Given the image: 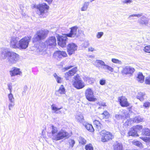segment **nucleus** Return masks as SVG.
Instances as JSON below:
<instances>
[{"mask_svg":"<svg viewBox=\"0 0 150 150\" xmlns=\"http://www.w3.org/2000/svg\"><path fill=\"white\" fill-rule=\"evenodd\" d=\"M100 134L102 136L101 141L103 142H108L112 139L113 138L112 133L105 130L102 131L100 132Z\"/></svg>","mask_w":150,"mask_h":150,"instance_id":"obj_6","label":"nucleus"},{"mask_svg":"<svg viewBox=\"0 0 150 150\" xmlns=\"http://www.w3.org/2000/svg\"><path fill=\"white\" fill-rule=\"evenodd\" d=\"M125 117V116L124 114H116L115 115V118L117 120H120L121 119H124Z\"/></svg>","mask_w":150,"mask_h":150,"instance_id":"obj_35","label":"nucleus"},{"mask_svg":"<svg viewBox=\"0 0 150 150\" xmlns=\"http://www.w3.org/2000/svg\"><path fill=\"white\" fill-rule=\"evenodd\" d=\"M79 142L80 144H86V141L83 138L80 137L79 138Z\"/></svg>","mask_w":150,"mask_h":150,"instance_id":"obj_38","label":"nucleus"},{"mask_svg":"<svg viewBox=\"0 0 150 150\" xmlns=\"http://www.w3.org/2000/svg\"><path fill=\"white\" fill-rule=\"evenodd\" d=\"M53 76L55 78L57 83H60L61 82L62 80V78L58 76L56 73L53 74Z\"/></svg>","mask_w":150,"mask_h":150,"instance_id":"obj_33","label":"nucleus"},{"mask_svg":"<svg viewBox=\"0 0 150 150\" xmlns=\"http://www.w3.org/2000/svg\"><path fill=\"white\" fill-rule=\"evenodd\" d=\"M65 93V89L63 85H61L58 90L56 91V94L57 95L60 96L62 94Z\"/></svg>","mask_w":150,"mask_h":150,"instance_id":"obj_23","label":"nucleus"},{"mask_svg":"<svg viewBox=\"0 0 150 150\" xmlns=\"http://www.w3.org/2000/svg\"><path fill=\"white\" fill-rule=\"evenodd\" d=\"M145 96V94L141 92H139L138 93V95L136 97L137 99H139L141 101H142L144 100V97Z\"/></svg>","mask_w":150,"mask_h":150,"instance_id":"obj_28","label":"nucleus"},{"mask_svg":"<svg viewBox=\"0 0 150 150\" xmlns=\"http://www.w3.org/2000/svg\"><path fill=\"white\" fill-rule=\"evenodd\" d=\"M69 142L70 146H71V147H73L74 146V145L75 144V141L73 139H70L69 140Z\"/></svg>","mask_w":150,"mask_h":150,"instance_id":"obj_47","label":"nucleus"},{"mask_svg":"<svg viewBox=\"0 0 150 150\" xmlns=\"http://www.w3.org/2000/svg\"><path fill=\"white\" fill-rule=\"evenodd\" d=\"M83 125L85 126V128L89 131L91 132H93L94 129L92 125L86 122H84Z\"/></svg>","mask_w":150,"mask_h":150,"instance_id":"obj_21","label":"nucleus"},{"mask_svg":"<svg viewBox=\"0 0 150 150\" xmlns=\"http://www.w3.org/2000/svg\"><path fill=\"white\" fill-rule=\"evenodd\" d=\"M84 44L86 45H84V47L86 48L88 46V42H84Z\"/></svg>","mask_w":150,"mask_h":150,"instance_id":"obj_59","label":"nucleus"},{"mask_svg":"<svg viewBox=\"0 0 150 150\" xmlns=\"http://www.w3.org/2000/svg\"><path fill=\"white\" fill-rule=\"evenodd\" d=\"M145 83L146 84L150 85V76L146 78Z\"/></svg>","mask_w":150,"mask_h":150,"instance_id":"obj_50","label":"nucleus"},{"mask_svg":"<svg viewBox=\"0 0 150 150\" xmlns=\"http://www.w3.org/2000/svg\"><path fill=\"white\" fill-rule=\"evenodd\" d=\"M45 44L47 46H55L57 44L55 37L54 36L50 37L45 42Z\"/></svg>","mask_w":150,"mask_h":150,"instance_id":"obj_14","label":"nucleus"},{"mask_svg":"<svg viewBox=\"0 0 150 150\" xmlns=\"http://www.w3.org/2000/svg\"><path fill=\"white\" fill-rule=\"evenodd\" d=\"M142 16V13L138 14H134L130 15L128 18V20H131L135 19L134 18V17H139Z\"/></svg>","mask_w":150,"mask_h":150,"instance_id":"obj_31","label":"nucleus"},{"mask_svg":"<svg viewBox=\"0 0 150 150\" xmlns=\"http://www.w3.org/2000/svg\"><path fill=\"white\" fill-rule=\"evenodd\" d=\"M89 4L88 2H85L84 3V4L83 7H82L81 8V11H86L88 6Z\"/></svg>","mask_w":150,"mask_h":150,"instance_id":"obj_37","label":"nucleus"},{"mask_svg":"<svg viewBox=\"0 0 150 150\" xmlns=\"http://www.w3.org/2000/svg\"><path fill=\"white\" fill-rule=\"evenodd\" d=\"M85 95L86 99L89 101L95 102L97 100L94 95L93 90L90 88H88L86 90Z\"/></svg>","mask_w":150,"mask_h":150,"instance_id":"obj_5","label":"nucleus"},{"mask_svg":"<svg viewBox=\"0 0 150 150\" xmlns=\"http://www.w3.org/2000/svg\"><path fill=\"white\" fill-rule=\"evenodd\" d=\"M27 86H24V91H26L27 90Z\"/></svg>","mask_w":150,"mask_h":150,"instance_id":"obj_62","label":"nucleus"},{"mask_svg":"<svg viewBox=\"0 0 150 150\" xmlns=\"http://www.w3.org/2000/svg\"><path fill=\"white\" fill-rule=\"evenodd\" d=\"M103 32H98L96 35V37L98 38H100L103 35Z\"/></svg>","mask_w":150,"mask_h":150,"instance_id":"obj_52","label":"nucleus"},{"mask_svg":"<svg viewBox=\"0 0 150 150\" xmlns=\"http://www.w3.org/2000/svg\"><path fill=\"white\" fill-rule=\"evenodd\" d=\"M140 19L139 20V23L140 25H147L149 22V19L144 16H142Z\"/></svg>","mask_w":150,"mask_h":150,"instance_id":"obj_20","label":"nucleus"},{"mask_svg":"<svg viewBox=\"0 0 150 150\" xmlns=\"http://www.w3.org/2000/svg\"><path fill=\"white\" fill-rule=\"evenodd\" d=\"M83 78L85 81L88 82L89 84H91L93 81L92 78H90L87 76H84Z\"/></svg>","mask_w":150,"mask_h":150,"instance_id":"obj_32","label":"nucleus"},{"mask_svg":"<svg viewBox=\"0 0 150 150\" xmlns=\"http://www.w3.org/2000/svg\"><path fill=\"white\" fill-rule=\"evenodd\" d=\"M150 106V103L148 101L145 102L143 105V106L145 108H148Z\"/></svg>","mask_w":150,"mask_h":150,"instance_id":"obj_44","label":"nucleus"},{"mask_svg":"<svg viewBox=\"0 0 150 150\" xmlns=\"http://www.w3.org/2000/svg\"><path fill=\"white\" fill-rule=\"evenodd\" d=\"M144 50L146 52L150 53V45L146 46L144 47Z\"/></svg>","mask_w":150,"mask_h":150,"instance_id":"obj_48","label":"nucleus"},{"mask_svg":"<svg viewBox=\"0 0 150 150\" xmlns=\"http://www.w3.org/2000/svg\"><path fill=\"white\" fill-rule=\"evenodd\" d=\"M9 73L11 76L18 75H20L21 74V71L20 70V69L15 67H13L11 70L9 71Z\"/></svg>","mask_w":150,"mask_h":150,"instance_id":"obj_19","label":"nucleus"},{"mask_svg":"<svg viewBox=\"0 0 150 150\" xmlns=\"http://www.w3.org/2000/svg\"><path fill=\"white\" fill-rule=\"evenodd\" d=\"M69 137V134L65 130L61 129L55 135H54V137L52 138V139L57 141Z\"/></svg>","mask_w":150,"mask_h":150,"instance_id":"obj_7","label":"nucleus"},{"mask_svg":"<svg viewBox=\"0 0 150 150\" xmlns=\"http://www.w3.org/2000/svg\"><path fill=\"white\" fill-rule=\"evenodd\" d=\"M118 100L122 106L127 107L129 106V104L127 101V99L125 97L123 96L119 97Z\"/></svg>","mask_w":150,"mask_h":150,"instance_id":"obj_18","label":"nucleus"},{"mask_svg":"<svg viewBox=\"0 0 150 150\" xmlns=\"http://www.w3.org/2000/svg\"><path fill=\"white\" fill-rule=\"evenodd\" d=\"M143 119V117L141 116H137L133 119V121L134 122L138 123L142 122Z\"/></svg>","mask_w":150,"mask_h":150,"instance_id":"obj_26","label":"nucleus"},{"mask_svg":"<svg viewBox=\"0 0 150 150\" xmlns=\"http://www.w3.org/2000/svg\"><path fill=\"white\" fill-rule=\"evenodd\" d=\"M14 101H10L8 105V108L10 110H11V108L14 106Z\"/></svg>","mask_w":150,"mask_h":150,"instance_id":"obj_45","label":"nucleus"},{"mask_svg":"<svg viewBox=\"0 0 150 150\" xmlns=\"http://www.w3.org/2000/svg\"><path fill=\"white\" fill-rule=\"evenodd\" d=\"M77 67H74L69 72L65 74L64 77L67 80H69L71 76H73L76 73L77 71Z\"/></svg>","mask_w":150,"mask_h":150,"instance_id":"obj_15","label":"nucleus"},{"mask_svg":"<svg viewBox=\"0 0 150 150\" xmlns=\"http://www.w3.org/2000/svg\"><path fill=\"white\" fill-rule=\"evenodd\" d=\"M30 39V37L25 36L19 40L18 49L20 50L26 49L28 47Z\"/></svg>","mask_w":150,"mask_h":150,"instance_id":"obj_3","label":"nucleus"},{"mask_svg":"<svg viewBox=\"0 0 150 150\" xmlns=\"http://www.w3.org/2000/svg\"><path fill=\"white\" fill-rule=\"evenodd\" d=\"M74 79L75 81L73 84L75 87L77 89H81L85 86L84 83L78 75L75 76Z\"/></svg>","mask_w":150,"mask_h":150,"instance_id":"obj_8","label":"nucleus"},{"mask_svg":"<svg viewBox=\"0 0 150 150\" xmlns=\"http://www.w3.org/2000/svg\"><path fill=\"white\" fill-rule=\"evenodd\" d=\"M73 67V66H70L66 67L64 68L65 70H67L70 69L71 68Z\"/></svg>","mask_w":150,"mask_h":150,"instance_id":"obj_57","label":"nucleus"},{"mask_svg":"<svg viewBox=\"0 0 150 150\" xmlns=\"http://www.w3.org/2000/svg\"><path fill=\"white\" fill-rule=\"evenodd\" d=\"M78 28L76 26H74L71 28L69 33L66 34L67 36L70 38H74L76 35Z\"/></svg>","mask_w":150,"mask_h":150,"instance_id":"obj_17","label":"nucleus"},{"mask_svg":"<svg viewBox=\"0 0 150 150\" xmlns=\"http://www.w3.org/2000/svg\"><path fill=\"white\" fill-rule=\"evenodd\" d=\"M77 46L74 43H71L68 44L67 49L68 54L71 55L75 52L77 48Z\"/></svg>","mask_w":150,"mask_h":150,"instance_id":"obj_13","label":"nucleus"},{"mask_svg":"<svg viewBox=\"0 0 150 150\" xmlns=\"http://www.w3.org/2000/svg\"><path fill=\"white\" fill-rule=\"evenodd\" d=\"M35 6V8L36 7L38 9L37 13L40 15V17H45L49 6L45 3L40 4L36 6Z\"/></svg>","mask_w":150,"mask_h":150,"instance_id":"obj_2","label":"nucleus"},{"mask_svg":"<svg viewBox=\"0 0 150 150\" xmlns=\"http://www.w3.org/2000/svg\"><path fill=\"white\" fill-rule=\"evenodd\" d=\"M132 2V0H124L122 2L124 4H130Z\"/></svg>","mask_w":150,"mask_h":150,"instance_id":"obj_53","label":"nucleus"},{"mask_svg":"<svg viewBox=\"0 0 150 150\" xmlns=\"http://www.w3.org/2000/svg\"><path fill=\"white\" fill-rule=\"evenodd\" d=\"M141 138L143 140L146 142H149L150 141V138L147 137H142Z\"/></svg>","mask_w":150,"mask_h":150,"instance_id":"obj_51","label":"nucleus"},{"mask_svg":"<svg viewBox=\"0 0 150 150\" xmlns=\"http://www.w3.org/2000/svg\"><path fill=\"white\" fill-rule=\"evenodd\" d=\"M85 149L86 150H93L92 145L91 144L86 145L85 146Z\"/></svg>","mask_w":150,"mask_h":150,"instance_id":"obj_40","label":"nucleus"},{"mask_svg":"<svg viewBox=\"0 0 150 150\" xmlns=\"http://www.w3.org/2000/svg\"><path fill=\"white\" fill-rule=\"evenodd\" d=\"M142 134L143 135L147 136H150V129L145 128L142 130Z\"/></svg>","mask_w":150,"mask_h":150,"instance_id":"obj_29","label":"nucleus"},{"mask_svg":"<svg viewBox=\"0 0 150 150\" xmlns=\"http://www.w3.org/2000/svg\"><path fill=\"white\" fill-rule=\"evenodd\" d=\"M59 52L60 53V55L61 57V59L63 57H64L67 56V54L65 52L59 50Z\"/></svg>","mask_w":150,"mask_h":150,"instance_id":"obj_41","label":"nucleus"},{"mask_svg":"<svg viewBox=\"0 0 150 150\" xmlns=\"http://www.w3.org/2000/svg\"><path fill=\"white\" fill-rule=\"evenodd\" d=\"M134 71L135 69L133 68L130 66H126L124 68L122 73L126 75H131Z\"/></svg>","mask_w":150,"mask_h":150,"instance_id":"obj_16","label":"nucleus"},{"mask_svg":"<svg viewBox=\"0 0 150 150\" xmlns=\"http://www.w3.org/2000/svg\"><path fill=\"white\" fill-rule=\"evenodd\" d=\"M76 118L78 122L82 123V124L85 122L83 117L81 113H78L76 116Z\"/></svg>","mask_w":150,"mask_h":150,"instance_id":"obj_22","label":"nucleus"},{"mask_svg":"<svg viewBox=\"0 0 150 150\" xmlns=\"http://www.w3.org/2000/svg\"><path fill=\"white\" fill-rule=\"evenodd\" d=\"M142 128V125H137L131 128L128 133L129 136L137 137L138 136L137 132Z\"/></svg>","mask_w":150,"mask_h":150,"instance_id":"obj_10","label":"nucleus"},{"mask_svg":"<svg viewBox=\"0 0 150 150\" xmlns=\"http://www.w3.org/2000/svg\"><path fill=\"white\" fill-rule=\"evenodd\" d=\"M8 90H9L10 93L12 92V86L11 83L8 84Z\"/></svg>","mask_w":150,"mask_h":150,"instance_id":"obj_55","label":"nucleus"},{"mask_svg":"<svg viewBox=\"0 0 150 150\" xmlns=\"http://www.w3.org/2000/svg\"><path fill=\"white\" fill-rule=\"evenodd\" d=\"M93 122L94 124L95 125V127L97 128L98 130L99 131L102 127V125L99 121L97 120H95Z\"/></svg>","mask_w":150,"mask_h":150,"instance_id":"obj_25","label":"nucleus"},{"mask_svg":"<svg viewBox=\"0 0 150 150\" xmlns=\"http://www.w3.org/2000/svg\"><path fill=\"white\" fill-rule=\"evenodd\" d=\"M99 105L100 106H106L105 103L104 102L100 101L98 103Z\"/></svg>","mask_w":150,"mask_h":150,"instance_id":"obj_56","label":"nucleus"},{"mask_svg":"<svg viewBox=\"0 0 150 150\" xmlns=\"http://www.w3.org/2000/svg\"><path fill=\"white\" fill-rule=\"evenodd\" d=\"M122 145L121 143H117L113 146L114 150H123Z\"/></svg>","mask_w":150,"mask_h":150,"instance_id":"obj_27","label":"nucleus"},{"mask_svg":"<svg viewBox=\"0 0 150 150\" xmlns=\"http://www.w3.org/2000/svg\"><path fill=\"white\" fill-rule=\"evenodd\" d=\"M0 56L1 58L7 59L10 64H15L18 62L20 59L19 55L16 52L10 51L7 49L2 48L0 51Z\"/></svg>","mask_w":150,"mask_h":150,"instance_id":"obj_1","label":"nucleus"},{"mask_svg":"<svg viewBox=\"0 0 150 150\" xmlns=\"http://www.w3.org/2000/svg\"><path fill=\"white\" fill-rule=\"evenodd\" d=\"M100 107H99L98 108V109H100Z\"/></svg>","mask_w":150,"mask_h":150,"instance_id":"obj_63","label":"nucleus"},{"mask_svg":"<svg viewBox=\"0 0 150 150\" xmlns=\"http://www.w3.org/2000/svg\"><path fill=\"white\" fill-rule=\"evenodd\" d=\"M133 144L134 145L137 146L139 147H140L142 145V143L138 141H133Z\"/></svg>","mask_w":150,"mask_h":150,"instance_id":"obj_43","label":"nucleus"},{"mask_svg":"<svg viewBox=\"0 0 150 150\" xmlns=\"http://www.w3.org/2000/svg\"><path fill=\"white\" fill-rule=\"evenodd\" d=\"M19 38L17 37H12L11 39L10 45L11 47L18 49L19 45Z\"/></svg>","mask_w":150,"mask_h":150,"instance_id":"obj_12","label":"nucleus"},{"mask_svg":"<svg viewBox=\"0 0 150 150\" xmlns=\"http://www.w3.org/2000/svg\"><path fill=\"white\" fill-rule=\"evenodd\" d=\"M67 36L66 34L62 36L58 35L57 37V41L58 45L61 47H65L66 43L68 41Z\"/></svg>","mask_w":150,"mask_h":150,"instance_id":"obj_9","label":"nucleus"},{"mask_svg":"<svg viewBox=\"0 0 150 150\" xmlns=\"http://www.w3.org/2000/svg\"><path fill=\"white\" fill-rule=\"evenodd\" d=\"M88 50L89 51H91V52H93L94 50V48H93L91 47H90L88 48Z\"/></svg>","mask_w":150,"mask_h":150,"instance_id":"obj_61","label":"nucleus"},{"mask_svg":"<svg viewBox=\"0 0 150 150\" xmlns=\"http://www.w3.org/2000/svg\"><path fill=\"white\" fill-rule=\"evenodd\" d=\"M112 61L115 63H118L121 64L122 63V62L121 61H120L118 59L112 58Z\"/></svg>","mask_w":150,"mask_h":150,"instance_id":"obj_46","label":"nucleus"},{"mask_svg":"<svg viewBox=\"0 0 150 150\" xmlns=\"http://www.w3.org/2000/svg\"><path fill=\"white\" fill-rule=\"evenodd\" d=\"M59 50L56 51L53 54V56L56 58L61 59Z\"/></svg>","mask_w":150,"mask_h":150,"instance_id":"obj_34","label":"nucleus"},{"mask_svg":"<svg viewBox=\"0 0 150 150\" xmlns=\"http://www.w3.org/2000/svg\"><path fill=\"white\" fill-rule=\"evenodd\" d=\"M52 130L51 131L52 136V138L54 137V135H55L57 133L58 130L57 127H54L53 126H52Z\"/></svg>","mask_w":150,"mask_h":150,"instance_id":"obj_30","label":"nucleus"},{"mask_svg":"<svg viewBox=\"0 0 150 150\" xmlns=\"http://www.w3.org/2000/svg\"><path fill=\"white\" fill-rule=\"evenodd\" d=\"M47 34L48 32L45 30L38 31L35 35V38H33V42L43 40L46 38Z\"/></svg>","mask_w":150,"mask_h":150,"instance_id":"obj_4","label":"nucleus"},{"mask_svg":"<svg viewBox=\"0 0 150 150\" xmlns=\"http://www.w3.org/2000/svg\"><path fill=\"white\" fill-rule=\"evenodd\" d=\"M44 49L43 47H42L41 46H39L37 49V51L38 52H39L40 53H41L44 50Z\"/></svg>","mask_w":150,"mask_h":150,"instance_id":"obj_49","label":"nucleus"},{"mask_svg":"<svg viewBox=\"0 0 150 150\" xmlns=\"http://www.w3.org/2000/svg\"><path fill=\"white\" fill-rule=\"evenodd\" d=\"M53 0H46V1H47L49 4H51Z\"/></svg>","mask_w":150,"mask_h":150,"instance_id":"obj_60","label":"nucleus"},{"mask_svg":"<svg viewBox=\"0 0 150 150\" xmlns=\"http://www.w3.org/2000/svg\"><path fill=\"white\" fill-rule=\"evenodd\" d=\"M141 108H142V106H141Z\"/></svg>","mask_w":150,"mask_h":150,"instance_id":"obj_64","label":"nucleus"},{"mask_svg":"<svg viewBox=\"0 0 150 150\" xmlns=\"http://www.w3.org/2000/svg\"><path fill=\"white\" fill-rule=\"evenodd\" d=\"M130 120H127V121L125 122V123L126 124L128 125H129L131 124V121Z\"/></svg>","mask_w":150,"mask_h":150,"instance_id":"obj_58","label":"nucleus"},{"mask_svg":"<svg viewBox=\"0 0 150 150\" xmlns=\"http://www.w3.org/2000/svg\"><path fill=\"white\" fill-rule=\"evenodd\" d=\"M51 108H52V109L55 112H56L61 109L62 107L59 108H57L55 106V104H53L51 105Z\"/></svg>","mask_w":150,"mask_h":150,"instance_id":"obj_39","label":"nucleus"},{"mask_svg":"<svg viewBox=\"0 0 150 150\" xmlns=\"http://www.w3.org/2000/svg\"><path fill=\"white\" fill-rule=\"evenodd\" d=\"M103 118L108 119L109 118L110 116V114L107 111H105L102 114Z\"/></svg>","mask_w":150,"mask_h":150,"instance_id":"obj_36","label":"nucleus"},{"mask_svg":"<svg viewBox=\"0 0 150 150\" xmlns=\"http://www.w3.org/2000/svg\"><path fill=\"white\" fill-rule=\"evenodd\" d=\"M99 83L101 85H104L106 83V80L103 79H101Z\"/></svg>","mask_w":150,"mask_h":150,"instance_id":"obj_54","label":"nucleus"},{"mask_svg":"<svg viewBox=\"0 0 150 150\" xmlns=\"http://www.w3.org/2000/svg\"><path fill=\"white\" fill-rule=\"evenodd\" d=\"M144 76L143 75V74L141 72H139L137 76V80L141 83L144 82Z\"/></svg>","mask_w":150,"mask_h":150,"instance_id":"obj_24","label":"nucleus"},{"mask_svg":"<svg viewBox=\"0 0 150 150\" xmlns=\"http://www.w3.org/2000/svg\"><path fill=\"white\" fill-rule=\"evenodd\" d=\"M8 98L9 101H14V98L11 93L8 94Z\"/></svg>","mask_w":150,"mask_h":150,"instance_id":"obj_42","label":"nucleus"},{"mask_svg":"<svg viewBox=\"0 0 150 150\" xmlns=\"http://www.w3.org/2000/svg\"><path fill=\"white\" fill-rule=\"evenodd\" d=\"M96 62L100 65L101 68L104 70H108L110 72H112L114 70L113 68L108 65L105 64V62L103 61L97 60H96Z\"/></svg>","mask_w":150,"mask_h":150,"instance_id":"obj_11","label":"nucleus"}]
</instances>
